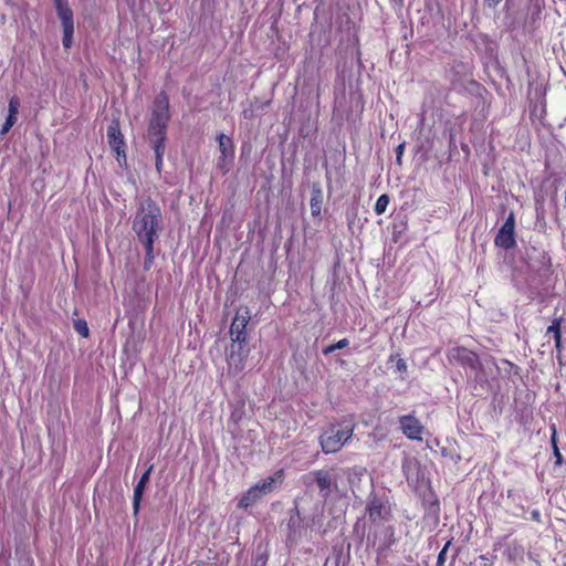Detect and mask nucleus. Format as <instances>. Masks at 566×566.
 Wrapping results in <instances>:
<instances>
[{"label":"nucleus","mask_w":566,"mask_h":566,"mask_svg":"<svg viewBox=\"0 0 566 566\" xmlns=\"http://www.w3.org/2000/svg\"><path fill=\"white\" fill-rule=\"evenodd\" d=\"M146 484L138 481L136 486L134 488V495H133V511L134 515H137L140 507V502L143 499V494L145 491Z\"/></svg>","instance_id":"obj_19"},{"label":"nucleus","mask_w":566,"mask_h":566,"mask_svg":"<svg viewBox=\"0 0 566 566\" xmlns=\"http://www.w3.org/2000/svg\"><path fill=\"white\" fill-rule=\"evenodd\" d=\"M417 465V461L412 460V459H407L403 463H402V470H403V473L407 478V480H411L412 479V469Z\"/></svg>","instance_id":"obj_25"},{"label":"nucleus","mask_w":566,"mask_h":566,"mask_svg":"<svg viewBox=\"0 0 566 566\" xmlns=\"http://www.w3.org/2000/svg\"><path fill=\"white\" fill-rule=\"evenodd\" d=\"M407 370V364L402 358H398L396 363V371L403 374Z\"/></svg>","instance_id":"obj_28"},{"label":"nucleus","mask_w":566,"mask_h":566,"mask_svg":"<svg viewBox=\"0 0 566 566\" xmlns=\"http://www.w3.org/2000/svg\"><path fill=\"white\" fill-rule=\"evenodd\" d=\"M449 545H450V542H448L444 545V547L442 548V551L439 553L438 560H437L438 566H443L444 560H446V554H447Z\"/></svg>","instance_id":"obj_27"},{"label":"nucleus","mask_w":566,"mask_h":566,"mask_svg":"<svg viewBox=\"0 0 566 566\" xmlns=\"http://www.w3.org/2000/svg\"><path fill=\"white\" fill-rule=\"evenodd\" d=\"M63 45L64 48L69 49L72 45V36L74 33V25H71L70 29L66 27H63Z\"/></svg>","instance_id":"obj_24"},{"label":"nucleus","mask_w":566,"mask_h":566,"mask_svg":"<svg viewBox=\"0 0 566 566\" xmlns=\"http://www.w3.org/2000/svg\"><path fill=\"white\" fill-rule=\"evenodd\" d=\"M448 358L451 363L468 366L473 371H475L476 380H483V378L479 375V370L482 368V363L473 352L464 347H452L448 350Z\"/></svg>","instance_id":"obj_4"},{"label":"nucleus","mask_w":566,"mask_h":566,"mask_svg":"<svg viewBox=\"0 0 566 566\" xmlns=\"http://www.w3.org/2000/svg\"><path fill=\"white\" fill-rule=\"evenodd\" d=\"M551 442H552V446H553V453H554V457H555V464L556 465H560L562 462H563V455L557 447V442H556V431L554 430L553 434H552V438H551Z\"/></svg>","instance_id":"obj_23"},{"label":"nucleus","mask_w":566,"mask_h":566,"mask_svg":"<svg viewBox=\"0 0 566 566\" xmlns=\"http://www.w3.org/2000/svg\"><path fill=\"white\" fill-rule=\"evenodd\" d=\"M217 140L220 150V156L217 160V166L222 171L227 172L234 158V146L231 138L224 134H219Z\"/></svg>","instance_id":"obj_7"},{"label":"nucleus","mask_w":566,"mask_h":566,"mask_svg":"<svg viewBox=\"0 0 566 566\" xmlns=\"http://www.w3.org/2000/svg\"><path fill=\"white\" fill-rule=\"evenodd\" d=\"M170 119L169 102L166 94H159L151 108V116L148 124L147 136L155 153V166L158 172L163 169L164 155L166 150V129Z\"/></svg>","instance_id":"obj_2"},{"label":"nucleus","mask_w":566,"mask_h":566,"mask_svg":"<svg viewBox=\"0 0 566 566\" xmlns=\"http://www.w3.org/2000/svg\"><path fill=\"white\" fill-rule=\"evenodd\" d=\"M348 344H349L348 339L347 338H343V339L338 340L336 344H333V345H329V346L325 347L323 349V354L324 355L332 354L336 349H343V348L347 347Z\"/></svg>","instance_id":"obj_22"},{"label":"nucleus","mask_w":566,"mask_h":566,"mask_svg":"<svg viewBox=\"0 0 566 566\" xmlns=\"http://www.w3.org/2000/svg\"><path fill=\"white\" fill-rule=\"evenodd\" d=\"M389 201H390V199H389V196H388V195H386V193L381 195V196L377 199V201H376V205H375V212H376L377 214H382V213H385V211L387 210V207H388V205H389Z\"/></svg>","instance_id":"obj_21"},{"label":"nucleus","mask_w":566,"mask_h":566,"mask_svg":"<svg viewBox=\"0 0 566 566\" xmlns=\"http://www.w3.org/2000/svg\"><path fill=\"white\" fill-rule=\"evenodd\" d=\"M262 497V495L259 492V489L254 485L251 486L247 493L240 499L239 506L240 507H249L252 506L256 501H259Z\"/></svg>","instance_id":"obj_18"},{"label":"nucleus","mask_w":566,"mask_h":566,"mask_svg":"<svg viewBox=\"0 0 566 566\" xmlns=\"http://www.w3.org/2000/svg\"><path fill=\"white\" fill-rule=\"evenodd\" d=\"M107 138L109 146L117 153V159H119L120 155L124 153V138L119 130V126L117 123L113 122L107 128Z\"/></svg>","instance_id":"obj_12"},{"label":"nucleus","mask_w":566,"mask_h":566,"mask_svg":"<svg viewBox=\"0 0 566 566\" xmlns=\"http://www.w3.org/2000/svg\"><path fill=\"white\" fill-rule=\"evenodd\" d=\"M396 542L394 528L388 526L379 530L374 535V546L378 552L387 551Z\"/></svg>","instance_id":"obj_13"},{"label":"nucleus","mask_w":566,"mask_h":566,"mask_svg":"<svg viewBox=\"0 0 566 566\" xmlns=\"http://www.w3.org/2000/svg\"><path fill=\"white\" fill-rule=\"evenodd\" d=\"M153 468H154L153 464H150L148 467V469L145 471V473L140 476L139 482H142V483L147 485V483L149 482V476H150V473L153 471Z\"/></svg>","instance_id":"obj_29"},{"label":"nucleus","mask_w":566,"mask_h":566,"mask_svg":"<svg viewBox=\"0 0 566 566\" xmlns=\"http://www.w3.org/2000/svg\"><path fill=\"white\" fill-rule=\"evenodd\" d=\"M514 214L511 212L495 237V245L504 250H509L515 247L516 242L514 237Z\"/></svg>","instance_id":"obj_8"},{"label":"nucleus","mask_w":566,"mask_h":566,"mask_svg":"<svg viewBox=\"0 0 566 566\" xmlns=\"http://www.w3.org/2000/svg\"><path fill=\"white\" fill-rule=\"evenodd\" d=\"M322 207V192L321 190H316L311 198V210L313 216H318L321 213Z\"/></svg>","instance_id":"obj_20"},{"label":"nucleus","mask_w":566,"mask_h":566,"mask_svg":"<svg viewBox=\"0 0 566 566\" xmlns=\"http://www.w3.org/2000/svg\"><path fill=\"white\" fill-rule=\"evenodd\" d=\"M74 328L81 336H83V337L88 336L90 331H88V327H87V324L85 321H83V319L75 321Z\"/></svg>","instance_id":"obj_26"},{"label":"nucleus","mask_w":566,"mask_h":566,"mask_svg":"<svg viewBox=\"0 0 566 566\" xmlns=\"http://www.w3.org/2000/svg\"><path fill=\"white\" fill-rule=\"evenodd\" d=\"M249 350L245 345L231 344L227 357L228 370L230 374L238 375L245 367Z\"/></svg>","instance_id":"obj_6"},{"label":"nucleus","mask_w":566,"mask_h":566,"mask_svg":"<svg viewBox=\"0 0 566 566\" xmlns=\"http://www.w3.org/2000/svg\"><path fill=\"white\" fill-rule=\"evenodd\" d=\"M403 148H405V145L403 144H400L398 147H397V160L400 161L401 159V156L403 154Z\"/></svg>","instance_id":"obj_30"},{"label":"nucleus","mask_w":566,"mask_h":566,"mask_svg":"<svg viewBox=\"0 0 566 566\" xmlns=\"http://www.w3.org/2000/svg\"><path fill=\"white\" fill-rule=\"evenodd\" d=\"M367 511L368 516L373 522L385 521L391 513L388 501L376 495L369 500Z\"/></svg>","instance_id":"obj_10"},{"label":"nucleus","mask_w":566,"mask_h":566,"mask_svg":"<svg viewBox=\"0 0 566 566\" xmlns=\"http://www.w3.org/2000/svg\"><path fill=\"white\" fill-rule=\"evenodd\" d=\"M55 9L57 12V15L62 22L63 27H66L70 29L71 25H74L73 23V12L71 8L69 7L67 0H54Z\"/></svg>","instance_id":"obj_16"},{"label":"nucleus","mask_w":566,"mask_h":566,"mask_svg":"<svg viewBox=\"0 0 566 566\" xmlns=\"http://www.w3.org/2000/svg\"><path fill=\"white\" fill-rule=\"evenodd\" d=\"M251 318L250 311L244 307L240 308L231 324L230 335L232 344L234 345H245L247 344V325Z\"/></svg>","instance_id":"obj_5"},{"label":"nucleus","mask_w":566,"mask_h":566,"mask_svg":"<svg viewBox=\"0 0 566 566\" xmlns=\"http://www.w3.org/2000/svg\"><path fill=\"white\" fill-rule=\"evenodd\" d=\"M133 231L146 250L145 269H149L155 259V240L163 231L160 208L150 198L140 201L133 220Z\"/></svg>","instance_id":"obj_1"},{"label":"nucleus","mask_w":566,"mask_h":566,"mask_svg":"<svg viewBox=\"0 0 566 566\" xmlns=\"http://www.w3.org/2000/svg\"><path fill=\"white\" fill-rule=\"evenodd\" d=\"M560 322H562V318H555L546 331V336L552 335L554 343H555V348H556L558 355L562 353V349H563L562 335H560Z\"/></svg>","instance_id":"obj_17"},{"label":"nucleus","mask_w":566,"mask_h":566,"mask_svg":"<svg viewBox=\"0 0 566 566\" xmlns=\"http://www.w3.org/2000/svg\"><path fill=\"white\" fill-rule=\"evenodd\" d=\"M20 108V99L17 96H12L9 99L8 116L0 129V136H4L13 127L18 120V113Z\"/></svg>","instance_id":"obj_14"},{"label":"nucleus","mask_w":566,"mask_h":566,"mask_svg":"<svg viewBox=\"0 0 566 566\" xmlns=\"http://www.w3.org/2000/svg\"><path fill=\"white\" fill-rule=\"evenodd\" d=\"M485 364L489 365V364H493L492 360H485Z\"/></svg>","instance_id":"obj_32"},{"label":"nucleus","mask_w":566,"mask_h":566,"mask_svg":"<svg viewBox=\"0 0 566 566\" xmlns=\"http://www.w3.org/2000/svg\"><path fill=\"white\" fill-rule=\"evenodd\" d=\"M304 483L310 484L313 480L316 482L321 495L326 499L332 492L333 478L327 470H316L303 476Z\"/></svg>","instance_id":"obj_9"},{"label":"nucleus","mask_w":566,"mask_h":566,"mask_svg":"<svg viewBox=\"0 0 566 566\" xmlns=\"http://www.w3.org/2000/svg\"><path fill=\"white\" fill-rule=\"evenodd\" d=\"M502 0H485L489 7H496Z\"/></svg>","instance_id":"obj_31"},{"label":"nucleus","mask_w":566,"mask_h":566,"mask_svg":"<svg viewBox=\"0 0 566 566\" xmlns=\"http://www.w3.org/2000/svg\"><path fill=\"white\" fill-rule=\"evenodd\" d=\"M282 471H277L273 476H268L266 479L258 482L254 486L258 488L260 494L264 496L277 488L282 482Z\"/></svg>","instance_id":"obj_15"},{"label":"nucleus","mask_w":566,"mask_h":566,"mask_svg":"<svg viewBox=\"0 0 566 566\" xmlns=\"http://www.w3.org/2000/svg\"><path fill=\"white\" fill-rule=\"evenodd\" d=\"M355 426L352 423L331 424L319 436L322 451L326 454L339 451L353 437Z\"/></svg>","instance_id":"obj_3"},{"label":"nucleus","mask_w":566,"mask_h":566,"mask_svg":"<svg viewBox=\"0 0 566 566\" xmlns=\"http://www.w3.org/2000/svg\"><path fill=\"white\" fill-rule=\"evenodd\" d=\"M400 428L403 434L411 440H421L423 427L420 421L411 415L399 418Z\"/></svg>","instance_id":"obj_11"}]
</instances>
